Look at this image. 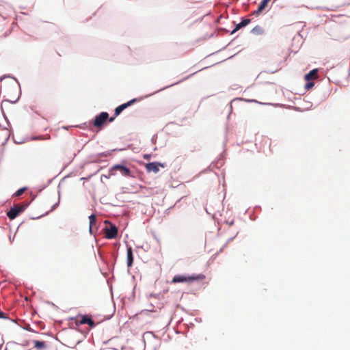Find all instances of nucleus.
<instances>
[{
  "instance_id": "f257e3e1",
  "label": "nucleus",
  "mask_w": 350,
  "mask_h": 350,
  "mask_svg": "<svg viewBox=\"0 0 350 350\" xmlns=\"http://www.w3.org/2000/svg\"><path fill=\"white\" fill-rule=\"evenodd\" d=\"M204 278L205 276L202 274L192 275H176L173 278L172 283L191 282L195 280H202Z\"/></svg>"
},
{
  "instance_id": "f03ea898",
  "label": "nucleus",
  "mask_w": 350,
  "mask_h": 350,
  "mask_svg": "<svg viewBox=\"0 0 350 350\" xmlns=\"http://www.w3.org/2000/svg\"><path fill=\"white\" fill-rule=\"evenodd\" d=\"M26 208V205H14L13 207L10 208V210L7 213L8 217L10 219H15L20 213H21Z\"/></svg>"
},
{
  "instance_id": "7ed1b4c3",
  "label": "nucleus",
  "mask_w": 350,
  "mask_h": 350,
  "mask_svg": "<svg viewBox=\"0 0 350 350\" xmlns=\"http://www.w3.org/2000/svg\"><path fill=\"white\" fill-rule=\"evenodd\" d=\"M113 171H120V173L124 176L133 177L131 170L123 165L118 164L113 165L110 170L111 174H113Z\"/></svg>"
},
{
  "instance_id": "20e7f679",
  "label": "nucleus",
  "mask_w": 350,
  "mask_h": 350,
  "mask_svg": "<svg viewBox=\"0 0 350 350\" xmlns=\"http://www.w3.org/2000/svg\"><path fill=\"white\" fill-rule=\"evenodd\" d=\"M108 118L109 114L107 112H101L95 117L94 126L97 128H100Z\"/></svg>"
},
{
  "instance_id": "39448f33",
  "label": "nucleus",
  "mask_w": 350,
  "mask_h": 350,
  "mask_svg": "<svg viewBox=\"0 0 350 350\" xmlns=\"http://www.w3.org/2000/svg\"><path fill=\"white\" fill-rule=\"evenodd\" d=\"M77 325H83L88 324L90 328H92L95 326V323L94 321L88 315H83L78 318L76 321Z\"/></svg>"
},
{
  "instance_id": "423d86ee",
  "label": "nucleus",
  "mask_w": 350,
  "mask_h": 350,
  "mask_svg": "<svg viewBox=\"0 0 350 350\" xmlns=\"http://www.w3.org/2000/svg\"><path fill=\"white\" fill-rule=\"evenodd\" d=\"M118 235V228L114 225H111L110 228H105V237L107 239H114Z\"/></svg>"
},
{
  "instance_id": "0eeeda50",
  "label": "nucleus",
  "mask_w": 350,
  "mask_h": 350,
  "mask_svg": "<svg viewBox=\"0 0 350 350\" xmlns=\"http://www.w3.org/2000/svg\"><path fill=\"white\" fill-rule=\"evenodd\" d=\"M137 101V99L136 98H133L132 100H131L130 101L126 103H124V104H122L121 105L117 107L115 109V117L118 116V115L120 114V113L124 110L126 108H127L128 107L131 106L132 104H133L134 103H135Z\"/></svg>"
},
{
  "instance_id": "6e6552de",
  "label": "nucleus",
  "mask_w": 350,
  "mask_h": 350,
  "mask_svg": "<svg viewBox=\"0 0 350 350\" xmlns=\"http://www.w3.org/2000/svg\"><path fill=\"white\" fill-rule=\"evenodd\" d=\"M146 169L147 172L157 173L159 171V163H148L146 165Z\"/></svg>"
},
{
  "instance_id": "1a4fd4ad",
  "label": "nucleus",
  "mask_w": 350,
  "mask_h": 350,
  "mask_svg": "<svg viewBox=\"0 0 350 350\" xmlns=\"http://www.w3.org/2000/svg\"><path fill=\"white\" fill-rule=\"evenodd\" d=\"M318 76V70L314 69L310 71L308 74L305 75V80L311 81L317 78Z\"/></svg>"
},
{
  "instance_id": "9d476101",
  "label": "nucleus",
  "mask_w": 350,
  "mask_h": 350,
  "mask_svg": "<svg viewBox=\"0 0 350 350\" xmlns=\"http://www.w3.org/2000/svg\"><path fill=\"white\" fill-rule=\"evenodd\" d=\"M270 1L271 0H262L258 9L254 12V14H259L260 12H262L267 6V4L270 2Z\"/></svg>"
},
{
  "instance_id": "9b49d317",
  "label": "nucleus",
  "mask_w": 350,
  "mask_h": 350,
  "mask_svg": "<svg viewBox=\"0 0 350 350\" xmlns=\"http://www.w3.org/2000/svg\"><path fill=\"white\" fill-rule=\"evenodd\" d=\"M133 263V250L131 247H127V265L131 267Z\"/></svg>"
},
{
  "instance_id": "f8f14e48",
  "label": "nucleus",
  "mask_w": 350,
  "mask_h": 350,
  "mask_svg": "<svg viewBox=\"0 0 350 350\" xmlns=\"http://www.w3.org/2000/svg\"><path fill=\"white\" fill-rule=\"evenodd\" d=\"M33 343L34 345V347L37 350H43L44 349H46V344L44 341H40V340H33Z\"/></svg>"
},
{
  "instance_id": "ddd939ff",
  "label": "nucleus",
  "mask_w": 350,
  "mask_h": 350,
  "mask_svg": "<svg viewBox=\"0 0 350 350\" xmlns=\"http://www.w3.org/2000/svg\"><path fill=\"white\" fill-rule=\"evenodd\" d=\"M250 23V19L246 18L243 19L241 22H240L239 24L237 25L235 29L232 31V33H234L236 31L239 30V29L245 27Z\"/></svg>"
},
{
  "instance_id": "4468645a",
  "label": "nucleus",
  "mask_w": 350,
  "mask_h": 350,
  "mask_svg": "<svg viewBox=\"0 0 350 350\" xmlns=\"http://www.w3.org/2000/svg\"><path fill=\"white\" fill-rule=\"evenodd\" d=\"M252 33L255 35H262L264 33V29L262 27L258 25L252 29Z\"/></svg>"
},
{
  "instance_id": "2eb2a0df",
  "label": "nucleus",
  "mask_w": 350,
  "mask_h": 350,
  "mask_svg": "<svg viewBox=\"0 0 350 350\" xmlns=\"http://www.w3.org/2000/svg\"><path fill=\"white\" fill-rule=\"evenodd\" d=\"M90 219V231H92V226L96 223V217L94 215H91L89 217Z\"/></svg>"
},
{
  "instance_id": "dca6fc26",
  "label": "nucleus",
  "mask_w": 350,
  "mask_h": 350,
  "mask_svg": "<svg viewBox=\"0 0 350 350\" xmlns=\"http://www.w3.org/2000/svg\"><path fill=\"white\" fill-rule=\"evenodd\" d=\"M314 85V82L310 81H308V82H307V83H306V84L305 85V89H306V90H310V89H311Z\"/></svg>"
},
{
  "instance_id": "f3484780",
  "label": "nucleus",
  "mask_w": 350,
  "mask_h": 350,
  "mask_svg": "<svg viewBox=\"0 0 350 350\" xmlns=\"http://www.w3.org/2000/svg\"><path fill=\"white\" fill-rule=\"evenodd\" d=\"M25 191V188H21V189H19L16 192V196H19L22 195Z\"/></svg>"
},
{
  "instance_id": "a211bd4d",
  "label": "nucleus",
  "mask_w": 350,
  "mask_h": 350,
  "mask_svg": "<svg viewBox=\"0 0 350 350\" xmlns=\"http://www.w3.org/2000/svg\"><path fill=\"white\" fill-rule=\"evenodd\" d=\"M5 318H6L5 314L4 312L0 311V319H5Z\"/></svg>"
},
{
  "instance_id": "6ab92c4d",
  "label": "nucleus",
  "mask_w": 350,
  "mask_h": 350,
  "mask_svg": "<svg viewBox=\"0 0 350 350\" xmlns=\"http://www.w3.org/2000/svg\"><path fill=\"white\" fill-rule=\"evenodd\" d=\"M114 120H115V117H111V118H109V122H113Z\"/></svg>"
}]
</instances>
